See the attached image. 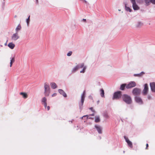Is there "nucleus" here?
Masks as SVG:
<instances>
[{
    "label": "nucleus",
    "mask_w": 155,
    "mask_h": 155,
    "mask_svg": "<svg viewBox=\"0 0 155 155\" xmlns=\"http://www.w3.org/2000/svg\"><path fill=\"white\" fill-rule=\"evenodd\" d=\"M82 21H84V22H86V19H82Z\"/></svg>",
    "instance_id": "nucleus-39"
},
{
    "label": "nucleus",
    "mask_w": 155,
    "mask_h": 155,
    "mask_svg": "<svg viewBox=\"0 0 155 155\" xmlns=\"http://www.w3.org/2000/svg\"><path fill=\"white\" fill-rule=\"evenodd\" d=\"M46 108H47V110H49L50 107L49 106H47V107L46 106Z\"/></svg>",
    "instance_id": "nucleus-36"
},
{
    "label": "nucleus",
    "mask_w": 155,
    "mask_h": 155,
    "mask_svg": "<svg viewBox=\"0 0 155 155\" xmlns=\"http://www.w3.org/2000/svg\"><path fill=\"white\" fill-rule=\"evenodd\" d=\"M19 38V36L17 32L13 34L12 37V39L15 41L18 39Z\"/></svg>",
    "instance_id": "nucleus-11"
},
{
    "label": "nucleus",
    "mask_w": 155,
    "mask_h": 155,
    "mask_svg": "<svg viewBox=\"0 0 155 155\" xmlns=\"http://www.w3.org/2000/svg\"><path fill=\"white\" fill-rule=\"evenodd\" d=\"M79 68V65H77L76 66H75L74 68L72 70V72H74L78 70Z\"/></svg>",
    "instance_id": "nucleus-21"
},
{
    "label": "nucleus",
    "mask_w": 155,
    "mask_h": 155,
    "mask_svg": "<svg viewBox=\"0 0 155 155\" xmlns=\"http://www.w3.org/2000/svg\"><path fill=\"white\" fill-rule=\"evenodd\" d=\"M135 100L136 101L140 104H143V101L142 100V99L140 97H135Z\"/></svg>",
    "instance_id": "nucleus-10"
},
{
    "label": "nucleus",
    "mask_w": 155,
    "mask_h": 155,
    "mask_svg": "<svg viewBox=\"0 0 155 155\" xmlns=\"http://www.w3.org/2000/svg\"><path fill=\"white\" fill-rule=\"evenodd\" d=\"M85 91H84L83 92L81 97V105L82 106L84 102V98L85 97Z\"/></svg>",
    "instance_id": "nucleus-13"
},
{
    "label": "nucleus",
    "mask_w": 155,
    "mask_h": 155,
    "mask_svg": "<svg viewBox=\"0 0 155 155\" xmlns=\"http://www.w3.org/2000/svg\"><path fill=\"white\" fill-rule=\"evenodd\" d=\"M130 1L132 4V7L134 10H138L140 9V8L136 4L135 0H130Z\"/></svg>",
    "instance_id": "nucleus-4"
},
{
    "label": "nucleus",
    "mask_w": 155,
    "mask_h": 155,
    "mask_svg": "<svg viewBox=\"0 0 155 155\" xmlns=\"http://www.w3.org/2000/svg\"><path fill=\"white\" fill-rule=\"evenodd\" d=\"M58 92L60 94L62 95L64 97H67V95L64 91L61 89H59L58 90Z\"/></svg>",
    "instance_id": "nucleus-14"
},
{
    "label": "nucleus",
    "mask_w": 155,
    "mask_h": 155,
    "mask_svg": "<svg viewBox=\"0 0 155 155\" xmlns=\"http://www.w3.org/2000/svg\"><path fill=\"white\" fill-rule=\"evenodd\" d=\"M44 94L45 96H48L50 93V87L49 85L47 83H45L44 86Z\"/></svg>",
    "instance_id": "nucleus-2"
},
{
    "label": "nucleus",
    "mask_w": 155,
    "mask_h": 155,
    "mask_svg": "<svg viewBox=\"0 0 155 155\" xmlns=\"http://www.w3.org/2000/svg\"><path fill=\"white\" fill-rule=\"evenodd\" d=\"M150 86L151 91L153 92H155V83L152 82L150 83Z\"/></svg>",
    "instance_id": "nucleus-9"
},
{
    "label": "nucleus",
    "mask_w": 155,
    "mask_h": 155,
    "mask_svg": "<svg viewBox=\"0 0 155 155\" xmlns=\"http://www.w3.org/2000/svg\"><path fill=\"white\" fill-rule=\"evenodd\" d=\"M15 61V57H14L12 58L11 60V61L10 62V67H11L12 65V63H14Z\"/></svg>",
    "instance_id": "nucleus-23"
},
{
    "label": "nucleus",
    "mask_w": 155,
    "mask_h": 155,
    "mask_svg": "<svg viewBox=\"0 0 155 155\" xmlns=\"http://www.w3.org/2000/svg\"><path fill=\"white\" fill-rule=\"evenodd\" d=\"M148 91V84H146L144 85V88L143 91V95H147Z\"/></svg>",
    "instance_id": "nucleus-7"
},
{
    "label": "nucleus",
    "mask_w": 155,
    "mask_h": 155,
    "mask_svg": "<svg viewBox=\"0 0 155 155\" xmlns=\"http://www.w3.org/2000/svg\"><path fill=\"white\" fill-rule=\"evenodd\" d=\"M136 85L134 81H131L129 84H127L126 88L129 89L135 87Z\"/></svg>",
    "instance_id": "nucleus-6"
},
{
    "label": "nucleus",
    "mask_w": 155,
    "mask_h": 155,
    "mask_svg": "<svg viewBox=\"0 0 155 155\" xmlns=\"http://www.w3.org/2000/svg\"><path fill=\"white\" fill-rule=\"evenodd\" d=\"M51 87L54 89L56 88L57 87V85L54 83H52L51 84Z\"/></svg>",
    "instance_id": "nucleus-22"
},
{
    "label": "nucleus",
    "mask_w": 155,
    "mask_h": 155,
    "mask_svg": "<svg viewBox=\"0 0 155 155\" xmlns=\"http://www.w3.org/2000/svg\"><path fill=\"white\" fill-rule=\"evenodd\" d=\"M123 101L127 104H131L132 101L130 96L127 94H124L122 96Z\"/></svg>",
    "instance_id": "nucleus-1"
},
{
    "label": "nucleus",
    "mask_w": 155,
    "mask_h": 155,
    "mask_svg": "<svg viewBox=\"0 0 155 155\" xmlns=\"http://www.w3.org/2000/svg\"><path fill=\"white\" fill-rule=\"evenodd\" d=\"M36 0L37 3H38V0Z\"/></svg>",
    "instance_id": "nucleus-40"
},
{
    "label": "nucleus",
    "mask_w": 155,
    "mask_h": 155,
    "mask_svg": "<svg viewBox=\"0 0 155 155\" xmlns=\"http://www.w3.org/2000/svg\"><path fill=\"white\" fill-rule=\"evenodd\" d=\"M72 54V52L71 51H70L68 53L67 55L68 56H70Z\"/></svg>",
    "instance_id": "nucleus-32"
},
{
    "label": "nucleus",
    "mask_w": 155,
    "mask_h": 155,
    "mask_svg": "<svg viewBox=\"0 0 155 155\" xmlns=\"http://www.w3.org/2000/svg\"><path fill=\"white\" fill-rule=\"evenodd\" d=\"M125 138L128 146L131 148H132L133 146L132 143L128 139V138L125 137Z\"/></svg>",
    "instance_id": "nucleus-12"
},
{
    "label": "nucleus",
    "mask_w": 155,
    "mask_h": 155,
    "mask_svg": "<svg viewBox=\"0 0 155 155\" xmlns=\"http://www.w3.org/2000/svg\"><path fill=\"white\" fill-rule=\"evenodd\" d=\"M79 68H82L84 66V64L83 63L81 64L80 65H79Z\"/></svg>",
    "instance_id": "nucleus-33"
},
{
    "label": "nucleus",
    "mask_w": 155,
    "mask_h": 155,
    "mask_svg": "<svg viewBox=\"0 0 155 155\" xmlns=\"http://www.w3.org/2000/svg\"><path fill=\"white\" fill-rule=\"evenodd\" d=\"M95 127L96 128V129H97V131H98V132L99 133V134L102 133V132L101 129L100 127L98 126L97 125H95Z\"/></svg>",
    "instance_id": "nucleus-16"
},
{
    "label": "nucleus",
    "mask_w": 155,
    "mask_h": 155,
    "mask_svg": "<svg viewBox=\"0 0 155 155\" xmlns=\"http://www.w3.org/2000/svg\"><path fill=\"white\" fill-rule=\"evenodd\" d=\"M86 69V67H84L83 68V70L82 71H80V72L81 73H84L85 72Z\"/></svg>",
    "instance_id": "nucleus-31"
},
{
    "label": "nucleus",
    "mask_w": 155,
    "mask_h": 155,
    "mask_svg": "<svg viewBox=\"0 0 155 155\" xmlns=\"http://www.w3.org/2000/svg\"><path fill=\"white\" fill-rule=\"evenodd\" d=\"M126 84H122L121 85L120 89L121 90H124L125 87H126Z\"/></svg>",
    "instance_id": "nucleus-19"
},
{
    "label": "nucleus",
    "mask_w": 155,
    "mask_h": 155,
    "mask_svg": "<svg viewBox=\"0 0 155 155\" xmlns=\"http://www.w3.org/2000/svg\"><path fill=\"white\" fill-rule=\"evenodd\" d=\"M147 98H148V99H150L151 98V97L150 95H148L147 96Z\"/></svg>",
    "instance_id": "nucleus-37"
},
{
    "label": "nucleus",
    "mask_w": 155,
    "mask_h": 155,
    "mask_svg": "<svg viewBox=\"0 0 155 155\" xmlns=\"http://www.w3.org/2000/svg\"><path fill=\"white\" fill-rule=\"evenodd\" d=\"M140 92L141 90L140 89L135 88L133 89L132 93L133 95H137L140 94Z\"/></svg>",
    "instance_id": "nucleus-5"
},
{
    "label": "nucleus",
    "mask_w": 155,
    "mask_h": 155,
    "mask_svg": "<svg viewBox=\"0 0 155 155\" xmlns=\"http://www.w3.org/2000/svg\"><path fill=\"white\" fill-rule=\"evenodd\" d=\"M143 25V24L140 22H138L137 24L136 25V26L137 28H139Z\"/></svg>",
    "instance_id": "nucleus-26"
},
{
    "label": "nucleus",
    "mask_w": 155,
    "mask_h": 155,
    "mask_svg": "<svg viewBox=\"0 0 155 155\" xmlns=\"http://www.w3.org/2000/svg\"><path fill=\"white\" fill-rule=\"evenodd\" d=\"M100 91L101 92V96L102 97H104V91L103 89H101L100 90Z\"/></svg>",
    "instance_id": "nucleus-25"
},
{
    "label": "nucleus",
    "mask_w": 155,
    "mask_h": 155,
    "mask_svg": "<svg viewBox=\"0 0 155 155\" xmlns=\"http://www.w3.org/2000/svg\"><path fill=\"white\" fill-rule=\"evenodd\" d=\"M148 143H147L146 144V149H148Z\"/></svg>",
    "instance_id": "nucleus-38"
},
{
    "label": "nucleus",
    "mask_w": 155,
    "mask_h": 155,
    "mask_svg": "<svg viewBox=\"0 0 155 155\" xmlns=\"http://www.w3.org/2000/svg\"><path fill=\"white\" fill-rule=\"evenodd\" d=\"M100 119L99 116H97L95 117V121L96 123H98L100 121Z\"/></svg>",
    "instance_id": "nucleus-28"
},
{
    "label": "nucleus",
    "mask_w": 155,
    "mask_h": 155,
    "mask_svg": "<svg viewBox=\"0 0 155 155\" xmlns=\"http://www.w3.org/2000/svg\"><path fill=\"white\" fill-rule=\"evenodd\" d=\"M56 95H57V94H56V93H55L53 94L52 95V97H54V96H56Z\"/></svg>",
    "instance_id": "nucleus-35"
},
{
    "label": "nucleus",
    "mask_w": 155,
    "mask_h": 155,
    "mask_svg": "<svg viewBox=\"0 0 155 155\" xmlns=\"http://www.w3.org/2000/svg\"><path fill=\"white\" fill-rule=\"evenodd\" d=\"M17 17V15H15L14 16V17L15 18H16Z\"/></svg>",
    "instance_id": "nucleus-41"
},
{
    "label": "nucleus",
    "mask_w": 155,
    "mask_h": 155,
    "mask_svg": "<svg viewBox=\"0 0 155 155\" xmlns=\"http://www.w3.org/2000/svg\"><path fill=\"white\" fill-rule=\"evenodd\" d=\"M20 94L22 95L23 97L24 98H26L28 97L27 94L25 93L21 92L20 93Z\"/></svg>",
    "instance_id": "nucleus-20"
},
{
    "label": "nucleus",
    "mask_w": 155,
    "mask_h": 155,
    "mask_svg": "<svg viewBox=\"0 0 155 155\" xmlns=\"http://www.w3.org/2000/svg\"><path fill=\"white\" fill-rule=\"evenodd\" d=\"M94 114H89V115H84V116H83L82 117V118H83L84 117H86L87 119H88V117H89V116H94Z\"/></svg>",
    "instance_id": "nucleus-29"
},
{
    "label": "nucleus",
    "mask_w": 155,
    "mask_h": 155,
    "mask_svg": "<svg viewBox=\"0 0 155 155\" xmlns=\"http://www.w3.org/2000/svg\"><path fill=\"white\" fill-rule=\"evenodd\" d=\"M42 102L43 104H44V106L45 107V109H46V107L47 105V99L45 97H44L43 98L42 100Z\"/></svg>",
    "instance_id": "nucleus-15"
},
{
    "label": "nucleus",
    "mask_w": 155,
    "mask_h": 155,
    "mask_svg": "<svg viewBox=\"0 0 155 155\" xmlns=\"http://www.w3.org/2000/svg\"><path fill=\"white\" fill-rule=\"evenodd\" d=\"M146 6L149 5L151 3L153 4H155V0H144Z\"/></svg>",
    "instance_id": "nucleus-8"
},
{
    "label": "nucleus",
    "mask_w": 155,
    "mask_h": 155,
    "mask_svg": "<svg viewBox=\"0 0 155 155\" xmlns=\"http://www.w3.org/2000/svg\"><path fill=\"white\" fill-rule=\"evenodd\" d=\"M125 9L127 12H131L132 11V9L129 7L127 6V4H126L125 6Z\"/></svg>",
    "instance_id": "nucleus-18"
},
{
    "label": "nucleus",
    "mask_w": 155,
    "mask_h": 155,
    "mask_svg": "<svg viewBox=\"0 0 155 155\" xmlns=\"http://www.w3.org/2000/svg\"><path fill=\"white\" fill-rule=\"evenodd\" d=\"M30 16L29 15V16L28 18V19L26 20V22H27V25H28L29 23V21H30Z\"/></svg>",
    "instance_id": "nucleus-30"
},
{
    "label": "nucleus",
    "mask_w": 155,
    "mask_h": 155,
    "mask_svg": "<svg viewBox=\"0 0 155 155\" xmlns=\"http://www.w3.org/2000/svg\"><path fill=\"white\" fill-rule=\"evenodd\" d=\"M121 92L120 91H118L115 92L114 94L113 99H119L122 97Z\"/></svg>",
    "instance_id": "nucleus-3"
},
{
    "label": "nucleus",
    "mask_w": 155,
    "mask_h": 155,
    "mask_svg": "<svg viewBox=\"0 0 155 155\" xmlns=\"http://www.w3.org/2000/svg\"><path fill=\"white\" fill-rule=\"evenodd\" d=\"M8 46L11 49H13L15 46V45L13 43L11 42L8 44Z\"/></svg>",
    "instance_id": "nucleus-17"
},
{
    "label": "nucleus",
    "mask_w": 155,
    "mask_h": 155,
    "mask_svg": "<svg viewBox=\"0 0 155 155\" xmlns=\"http://www.w3.org/2000/svg\"><path fill=\"white\" fill-rule=\"evenodd\" d=\"M90 109L93 112H94L95 110L93 109V108L92 107H91Z\"/></svg>",
    "instance_id": "nucleus-34"
},
{
    "label": "nucleus",
    "mask_w": 155,
    "mask_h": 155,
    "mask_svg": "<svg viewBox=\"0 0 155 155\" xmlns=\"http://www.w3.org/2000/svg\"><path fill=\"white\" fill-rule=\"evenodd\" d=\"M144 73L143 72H142L138 74H134V75L135 76H138V77H140L142 75H143V74H144Z\"/></svg>",
    "instance_id": "nucleus-27"
},
{
    "label": "nucleus",
    "mask_w": 155,
    "mask_h": 155,
    "mask_svg": "<svg viewBox=\"0 0 155 155\" xmlns=\"http://www.w3.org/2000/svg\"><path fill=\"white\" fill-rule=\"evenodd\" d=\"M21 28V27L20 25H18L16 28L15 30L16 32H17Z\"/></svg>",
    "instance_id": "nucleus-24"
}]
</instances>
